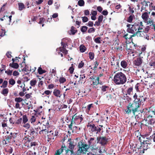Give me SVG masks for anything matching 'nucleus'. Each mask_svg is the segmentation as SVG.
Masks as SVG:
<instances>
[{
  "label": "nucleus",
  "instance_id": "nucleus-3",
  "mask_svg": "<svg viewBox=\"0 0 155 155\" xmlns=\"http://www.w3.org/2000/svg\"><path fill=\"white\" fill-rule=\"evenodd\" d=\"M127 78L125 75L121 72L116 74L114 78V83L118 85L123 84L126 81Z\"/></svg>",
  "mask_w": 155,
  "mask_h": 155
},
{
  "label": "nucleus",
  "instance_id": "nucleus-28",
  "mask_svg": "<svg viewBox=\"0 0 155 155\" xmlns=\"http://www.w3.org/2000/svg\"><path fill=\"white\" fill-rule=\"evenodd\" d=\"M150 29V27L149 26H147L144 29V30L142 32H144L143 34V36H147V33L148 32V31Z\"/></svg>",
  "mask_w": 155,
  "mask_h": 155
},
{
  "label": "nucleus",
  "instance_id": "nucleus-4",
  "mask_svg": "<svg viewBox=\"0 0 155 155\" xmlns=\"http://www.w3.org/2000/svg\"><path fill=\"white\" fill-rule=\"evenodd\" d=\"M144 150H147L151 146L155 143V133L147 140L143 141Z\"/></svg>",
  "mask_w": 155,
  "mask_h": 155
},
{
  "label": "nucleus",
  "instance_id": "nucleus-43",
  "mask_svg": "<svg viewBox=\"0 0 155 155\" xmlns=\"http://www.w3.org/2000/svg\"><path fill=\"white\" fill-rule=\"evenodd\" d=\"M78 4L79 6H82L84 4V2L83 0H80L78 2Z\"/></svg>",
  "mask_w": 155,
  "mask_h": 155
},
{
  "label": "nucleus",
  "instance_id": "nucleus-39",
  "mask_svg": "<svg viewBox=\"0 0 155 155\" xmlns=\"http://www.w3.org/2000/svg\"><path fill=\"white\" fill-rule=\"evenodd\" d=\"M60 51L62 52L63 53H64L65 54H67L68 51L66 50V48H63L62 47H61L59 48Z\"/></svg>",
  "mask_w": 155,
  "mask_h": 155
},
{
  "label": "nucleus",
  "instance_id": "nucleus-25",
  "mask_svg": "<svg viewBox=\"0 0 155 155\" xmlns=\"http://www.w3.org/2000/svg\"><path fill=\"white\" fill-rule=\"evenodd\" d=\"M9 90L7 88H4L1 91V93L4 96H6L8 93Z\"/></svg>",
  "mask_w": 155,
  "mask_h": 155
},
{
  "label": "nucleus",
  "instance_id": "nucleus-62",
  "mask_svg": "<svg viewBox=\"0 0 155 155\" xmlns=\"http://www.w3.org/2000/svg\"><path fill=\"white\" fill-rule=\"evenodd\" d=\"M147 24L149 25L150 26L153 25V21L152 20H149L147 22Z\"/></svg>",
  "mask_w": 155,
  "mask_h": 155
},
{
  "label": "nucleus",
  "instance_id": "nucleus-10",
  "mask_svg": "<svg viewBox=\"0 0 155 155\" xmlns=\"http://www.w3.org/2000/svg\"><path fill=\"white\" fill-rule=\"evenodd\" d=\"M150 115H149L146 119H144L143 122L145 123L146 125H148L149 124L152 125L154 123L155 120L153 117L151 115L150 113Z\"/></svg>",
  "mask_w": 155,
  "mask_h": 155
},
{
  "label": "nucleus",
  "instance_id": "nucleus-38",
  "mask_svg": "<svg viewBox=\"0 0 155 155\" xmlns=\"http://www.w3.org/2000/svg\"><path fill=\"white\" fill-rule=\"evenodd\" d=\"M38 72L40 74H41L45 72V71L42 69V68L39 67L38 69Z\"/></svg>",
  "mask_w": 155,
  "mask_h": 155
},
{
  "label": "nucleus",
  "instance_id": "nucleus-14",
  "mask_svg": "<svg viewBox=\"0 0 155 155\" xmlns=\"http://www.w3.org/2000/svg\"><path fill=\"white\" fill-rule=\"evenodd\" d=\"M97 140H98L97 143H99L101 144L102 146L105 145L107 142V140L105 137H100L99 138L98 137Z\"/></svg>",
  "mask_w": 155,
  "mask_h": 155
},
{
  "label": "nucleus",
  "instance_id": "nucleus-60",
  "mask_svg": "<svg viewBox=\"0 0 155 155\" xmlns=\"http://www.w3.org/2000/svg\"><path fill=\"white\" fill-rule=\"evenodd\" d=\"M95 31V29L94 28H91L88 30V32L89 33H91L92 32H94Z\"/></svg>",
  "mask_w": 155,
  "mask_h": 155
},
{
  "label": "nucleus",
  "instance_id": "nucleus-17",
  "mask_svg": "<svg viewBox=\"0 0 155 155\" xmlns=\"http://www.w3.org/2000/svg\"><path fill=\"white\" fill-rule=\"evenodd\" d=\"M46 125H45L42 127V129L39 132L40 134L42 133L43 134H48L49 132L48 126L46 127Z\"/></svg>",
  "mask_w": 155,
  "mask_h": 155
},
{
  "label": "nucleus",
  "instance_id": "nucleus-51",
  "mask_svg": "<svg viewBox=\"0 0 155 155\" xmlns=\"http://www.w3.org/2000/svg\"><path fill=\"white\" fill-rule=\"evenodd\" d=\"M102 149H99L98 150V153H104L105 152V150L104 149V146H102Z\"/></svg>",
  "mask_w": 155,
  "mask_h": 155
},
{
  "label": "nucleus",
  "instance_id": "nucleus-61",
  "mask_svg": "<svg viewBox=\"0 0 155 155\" xmlns=\"http://www.w3.org/2000/svg\"><path fill=\"white\" fill-rule=\"evenodd\" d=\"M12 136H11V135H9L6 137L5 139H6L8 142H9L10 141L11 139H12Z\"/></svg>",
  "mask_w": 155,
  "mask_h": 155
},
{
  "label": "nucleus",
  "instance_id": "nucleus-19",
  "mask_svg": "<svg viewBox=\"0 0 155 155\" xmlns=\"http://www.w3.org/2000/svg\"><path fill=\"white\" fill-rule=\"evenodd\" d=\"M150 2L148 1H144L141 3L142 5V6L141 8L140 11L142 12L143 10H145V11L146 10L145 9L148 6V4Z\"/></svg>",
  "mask_w": 155,
  "mask_h": 155
},
{
  "label": "nucleus",
  "instance_id": "nucleus-31",
  "mask_svg": "<svg viewBox=\"0 0 155 155\" xmlns=\"http://www.w3.org/2000/svg\"><path fill=\"white\" fill-rule=\"evenodd\" d=\"M115 5V8L117 10V12H119L121 10V6L120 5V4H117Z\"/></svg>",
  "mask_w": 155,
  "mask_h": 155
},
{
  "label": "nucleus",
  "instance_id": "nucleus-44",
  "mask_svg": "<svg viewBox=\"0 0 155 155\" xmlns=\"http://www.w3.org/2000/svg\"><path fill=\"white\" fill-rule=\"evenodd\" d=\"M22 126L26 129H28L30 127V125L28 123H25V124H22Z\"/></svg>",
  "mask_w": 155,
  "mask_h": 155
},
{
  "label": "nucleus",
  "instance_id": "nucleus-7",
  "mask_svg": "<svg viewBox=\"0 0 155 155\" xmlns=\"http://www.w3.org/2000/svg\"><path fill=\"white\" fill-rule=\"evenodd\" d=\"M87 126L91 132H96V134H97L100 133L101 130V128L98 126H96L95 124L91 123V122L88 123Z\"/></svg>",
  "mask_w": 155,
  "mask_h": 155
},
{
  "label": "nucleus",
  "instance_id": "nucleus-36",
  "mask_svg": "<svg viewBox=\"0 0 155 155\" xmlns=\"http://www.w3.org/2000/svg\"><path fill=\"white\" fill-rule=\"evenodd\" d=\"M80 51L81 52H84L86 50V47L83 45H81L80 46Z\"/></svg>",
  "mask_w": 155,
  "mask_h": 155
},
{
  "label": "nucleus",
  "instance_id": "nucleus-41",
  "mask_svg": "<svg viewBox=\"0 0 155 155\" xmlns=\"http://www.w3.org/2000/svg\"><path fill=\"white\" fill-rule=\"evenodd\" d=\"M149 7L150 10H155V5H153L152 2H151L149 5Z\"/></svg>",
  "mask_w": 155,
  "mask_h": 155
},
{
  "label": "nucleus",
  "instance_id": "nucleus-55",
  "mask_svg": "<svg viewBox=\"0 0 155 155\" xmlns=\"http://www.w3.org/2000/svg\"><path fill=\"white\" fill-rule=\"evenodd\" d=\"M82 21L83 22H86L88 21V19L87 17H82Z\"/></svg>",
  "mask_w": 155,
  "mask_h": 155
},
{
  "label": "nucleus",
  "instance_id": "nucleus-32",
  "mask_svg": "<svg viewBox=\"0 0 155 155\" xmlns=\"http://www.w3.org/2000/svg\"><path fill=\"white\" fill-rule=\"evenodd\" d=\"M134 18L135 16L134 15H130L128 18L127 19V21L129 23H131L132 22L133 18Z\"/></svg>",
  "mask_w": 155,
  "mask_h": 155
},
{
  "label": "nucleus",
  "instance_id": "nucleus-34",
  "mask_svg": "<svg viewBox=\"0 0 155 155\" xmlns=\"http://www.w3.org/2000/svg\"><path fill=\"white\" fill-rule=\"evenodd\" d=\"M23 120L22 124H25L28 121V119L27 118V116L26 115H24L23 116Z\"/></svg>",
  "mask_w": 155,
  "mask_h": 155
},
{
  "label": "nucleus",
  "instance_id": "nucleus-57",
  "mask_svg": "<svg viewBox=\"0 0 155 155\" xmlns=\"http://www.w3.org/2000/svg\"><path fill=\"white\" fill-rule=\"evenodd\" d=\"M104 17L103 15H101L99 16L98 18V21L99 22L101 23L102 22L103 19Z\"/></svg>",
  "mask_w": 155,
  "mask_h": 155
},
{
  "label": "nucleus",
  "instance_id": "nucleus-53",
  "mask_svg": "<svg viewBox=\"0 0 155 155\" xmlns=\"http://www.w3.org/2000/svg\"><path fill=\"white\" fill-rule=\"evenodd\" d=\"M89 58L91 60H92L94 58V54L92 52H90L89 53Z\"/></svg>",
  "mask_w": 155,
  "mask_h": 155
},
{
  "label": "nucleus",
  "instance_id": "nucleus-56",
  "mask_svg": "<svg viewBox=\"0 0 155 155\" xmlns=\"http://www.w3.org/2000/svg\"><path fill=\"white\" fill-rule=\"evenodd\" d=\"M100 39H101V38L100 37H98L96 38H95L94 39V41L96 43H101Z\"/></svg>",
  "mask_w": 155,
  "mask_h": 155
},
{
  "label": "nucleus",
  "instance_id": "nucleus-47",
  "mask_svg": "<svg viewBox=\"0 0 155 155\" xmlns=\"http://www.w3.org/2000/svg\"><path fill=\"white\" fill-rule=\"evenodd\" d=\"M15 81L12 78H11L9 80V84L12 85H14L15 84Z\"/></svg>",
  "mask_w": 155,
  "mask_h": 155
},
{
  "label": "nucleus",
  "instance_id": "nucleus-35",
  "mask_svg": "<svg viewBox=\"0 0 155 155\" xmlns=\"http://www.w3.org/2000/svg\"><path fill=\"white\" fill-rule=\"evenodd\" d=\"M37 83V81L35 79H33L31 80L30 81V84L32 86H35Z\"/></svg>",
  "mask_w": 155,
  "mask_h": 155
},
{
  "label": "nucleus",
  "instance_id": "nucleus-27",
  "mask_svg": "<svg viewBox=\"0 0 155 155\" xmlns=\"http://www.w3.org/2000/svg\"><path fill=\"white\" fill-rule=\"evenodd\" d=\"M141 17L143 20L145 21L147 20L148 17V13L147 12H144L142 14Z\"/></svg>",
  "mask_w": 155,
  "mask_h": 155
},
{
  "label": "nucleus",
  "instance_id": "nucleus-12",
  "mask_svg": "<svg viewBox=\"0 0 155 155\" xmlns=\"http://www.w3.org/2000/svg\"><path fill=\"white\" fill-rule=\"evenodd\" d=\"M88 146L89 147H92L93 149L96 150L97 149V147L95 145V143L96 142V140H94V139L93 138H91L90 140L88 141Z\"/></svg>",
  "mask_w": 155,
  "mask_h": 155
},
{
  "label": "nucleus",
  "instance_id": "nucleus-37",
  "mask_svg": "<svg viewBox=\"0 0 155 155\" xmlns=\"http://www.w3.org/2000/svg\"><path fill=\"white\" fill-rule=\"evenodd\" d=\"M123 46V45H122V46L120 45V46L118 45V44L117 45L116 44L115 45V48H116V49L119 51H122V49H123V48L122 47V46Z\"/></svg>",
  "mask_w": 155,
  "mask_h": 155
},
{
  "label": "nucleus",
  "instance_id": "nucleus-6",
  "mask_svg": "<svg viewBox=\"0 0 155 155\" xmlns=\"http://www.w3.org/2000/svg\"><path fill=\"white\" fill-rule=\"evenodd\" d=\"M89 148V146L87 144L82 143L81 145H79L77 154L78 155H85Z\"/></svg>",
  "mask_w": 155,
  "mask_h": 155
},
{
  "label": "nucleus",
  "instance_id": "nucleus-24",
  "mask_svg": "<svg viewBox=\"0 0 155 155\" xmlns=\"http://www.w3.org/2000/svg\"><path fill=\"white\" fill-rule=\"evenodd\" d=\"M136 35L134 34L133 35H130L128 34H126L123 37L125 38V39L127 40H128V39L130 40H131L132 39V37H134Z\"/></svg>",
  "mask_w": 155,
  "mask_h": 155
},
{
  "label": "nucleus",
  "instance_id": "nucleus-59",
  "mask_svg": "<svg viewBox=\"0 0 155 155\" xmlns=\"http://www.w3.org/2000/svg\"><path fill=\"white\" fill-rule=\"evenodd\" d=\"M149 77L152 78L153 79H155V74L153 73L150 74H149L148 75Z\"/></svg>",
  "mask_w": 155,
  "mask_h": 155
},
{
  "label": "nucleus",
  "instance_id": "nucleus-1",
  "mask_svg": "<svg viewBox=\"0 0 155 155\" xmlns=\"http://www.w3.org/2000/svg\"><path fill=\"white\" fill-rule=\"evenodd\" d=\"M127 31L130 33L136 35L138 37H143L144 32L141 31L144 27L143 22L138 21L135 22L133 25L127 24Z\"/></svg>",
  "mask_w": 155,
  "mask_h": 155
},
{
  "label": "nucleus",
  "instance_id": "nucleus-13",
  "mask_svg": "<svg viewBox=\"0 0 155 155\" xmlns=\"http://www.w3.org/2000/svg\"><path fill=\"white\" fill-rule=\"evenodd\" d=\"M100 78L99 77H97L95 79L93 80L92 84L93 85L94 87L96 88L97 85L98 84H102V82L99 80Z\"/></svg>",
  "mask_w": 155,
  "mask_h": 155
},
{
  "label": "nucleus",
  "instance_id": "nucleus-23",
  "mask_svg": "<svg viewBox=\"0 0 155 155\" xmlns=\"http://www.w3.org/2000/svg\"><path fill=\"white\" fill-rule=\"evenodd\" d=\"M68 141L69 143H68V149L74 150L75 145H74L73 144V143L71 141V139L70 138L68 139Z\"/></svg>",
  "mask_w": 155,
  "mask_h": 155
},
{
  "label": "nucleus",
  "instance_id": "nucleus-45",
  "mask_svg": "<svg viewBox=\"0 0 155 155\" xmlns=\"http://www.w3.org/2000/svg\"><path fill=\"white\" fill-rule=\"evenodd\" d=\"M36 117L35 116H31V118L30 120V121L31 124L35 122L36 120Z\"/></svg>",
  "mask_w": 155,
  "mask_h": 155
},
{
  "label": "nucleus",
  "instance_id": "nucleus-42",
  "mask_svg": "<svg viewBox=\"0 0 155 155\" xmlns=\"http://www.w3.org/2000/svg\"><path fill=\"white\" fill-rule=\"evenodd\" d=\"M23 101V99L22 98L20 97H16L15 99V101L17 102V103Z\"/></svg>",
  "mask_w": 155,
  "mask_h": 155
},
{
  "label": "nucleus",
  "instance_id": "nucleus-2",
  "mask_svg": "<svg viewBox=\"0 0 155 155\" xmlns=\"http://www.w3.org/2000/svg\"><path fill=\"white\" fill-rule=\"evenodd\" d=\"M142 101L139 98L135 99L134 102L132 103H130L127 106V108L125 110L126 113L130 114L131 113V111L133 114L136 115V113L138 112V108L141 105Z\"/></svg>",
  "mask_w": 155,
  "mask_h": 155
},
{
  "label": "nucleus",
  "instance_id": "nucleus-63",
  "mask_svg": "<svg viewBox=\"0 0 155 155\" xmlns=\"http://www.w3.org/2000/svg\"><path fill=\"white\" fill-rule=\"evenodd\" d=\"M107 87L105 86H102L101 87V90L103 92H105L106 91V89Z\"/></svg>",
  "mask_w": 155,
  "mask_h": 155
},
{
  "label": "nucleus",
  "instance_id": "nucleus-11",
  "mask_svg": "<svg viewBox=\"0 0 155 155\" xmlns=\"http://www.w3.org/2000/svg\"><path fill=\"white\" fill-rule=\"evenodd\" d=\"M132 44L130 43L123 45V49H126L127 51H128V54L133 53V50L132 48L130 47L131 45Z\"/></svg>",
  "mask_w": 155,
  "mask_h": 155
},
{
  "label": "nucleus",
  "instance_id": "nucleus-52",
  "mask_svg": "<svg viewBox=\"0 0 155 155\" xmlns=\"http://www.w3.org/2000/svg\"><path fill=\"white\" fill-rule=\"evenodd\" d=\"M12 70H7L5 71V73L8 75L11 76L12 75Z\"/></svg>",
  "mask_w": 155,
  "mask_h": 155
},
{
  "label": "nucleus",
  "instance_id": "nucleus-64",
  "mask_svg": "<svg viewBox=\"0 0 155 155\" xmlns=\"http://www.w3.org/2000/svg\"><path fill=\"white\" fill-rule=\"evenodd\" d=\"M93 25V22L92 21H89L87 24V25L90 27H92Z\"/></svg>",
  "mask_w": 155,
  "mask_h": 155
},
{
  "label": "nucleus",
  "instance_id": "nucleus-20",
  "mask_svg": "<svg viewBox=\"0 0 155 155\" xmlns=\"http://www.w3.org/2000/svg\"><path fill=\"white\" fill-rule=\"evenodd\" d=\"M53 94L56 97L60 98L62 95L61 91L55 89L53 92Z\"/></svg>",
  "mask_w": 155,
  "mask_h": 155
},
{
  "label": "nucleus",
  "instance_id": "nucleus-22",
  "mask_svg": "<svg viewBox=\"0 0 155 155\" xmlns=\"http://www.w3.org/2000/svg\"><path fill=\"white\" fill-rule=\"evenodd\" d=\"M128 62L127 61L123 60L120 62V65L123 68L125 69L127 68Z\"/></svg>",
  "mask_w": 155,
  "mask_h": 155
},
{
  "label": "nucleus",
  "instance_id": "nucleus-46",
  "mask_svg": "<svg viewBox=\"0 0 155 155\" xmlns=\"http://www.w3.org/2000/svg\"><path fill=\"white\" fill-rule=\"evenodd\" d=\"M87 29V27L86 26H83L81 29V31L83 32H85Z\"/></svg>",
  "mask_w": 155,
  "mask_h": 155
},
{
  "label": "nucleus",
  "instance_id": "nucleus-29",
  "mask_svg": "<svg viewBox=\"0 0 155 155\" xmlns=\"http://www.w3.org/2000/svg\"><path fill=\"white\" fill-rule=\"evenodd\" d=\"M138 98L140 100L142 101V102H143L146 101L147 99L144 95H140L139 96Z\"/></svg>",
  "mask_w": 155,
  "mask_h": 155
},
{
  "label": "nucleus",
  "instance_id": "nucleus-15",
  "mask_svg": "<svg viewBox=\"0 0 155 155\" xmlns=\"http://www.w3.org/2000/svg\"><path fill=\"white\" fill-rule=\"evenodd\" d=\"M113 61H111V65L114 66V67L116 69H119V62L118 60H115L114 58H112Z\"/></svg>",
  "mask_w": 155,
  "mask_h": 155
},
{
  "label": "nucleus",
  "instance_id": "nucleus-16",
  "mask_svg": "<svg viewBox=\"0 0 155 155\" xmlns=\"http://www.w3.org/2000/svg\"><path fill=\"white\" fill-rule=\"evenodd\" d=\"M58 132H55V133L52 132L51 130H49L48 132V138L49 139H54V137L58 135Z\"/></svg>",
  "mask_w": 155,
  "mask_h": 155
},
{
  "label": "nucleus",
  "instance_id": "nucleus-26",
  "mask_svg": "<svg viewBox=\"0 0 155 155\" xmlns=\"http://www.w3.org/2000/svg\"><path fill=\"white\" fill-rule=\"evenodd\" d=\"M149 113L151 114L155 115V108L154 107H151L149 108Z\"/></svg>",
  "mask_w": 155,
  "mask_h": 155
},
{
  "label": "nucleus",
  "instance_id": "nucleus-48",
  "mask_svg": "<svg viewBox=\"0 0 155 155\" xmlns=\"http://www.w3.org/2000/svg\"><path fill=\"white\" fill-rule=\"evenodd\" d=\"M8 84V82L6 81H4L2 83V85L1 86V87L5 88L7 87Z\"/></svg>",
  "mask_w": 155,
  "mask_h": 155
},
{
  "label": "nucleus",
  "instance_id": "nucleus-21",
  "mask_svg": "<svg viewBox=\"0 0 155 155\" xmlns=\"http://www.w3.org/2000/svg\"><path fill=\"white\" fill-rule=\"evenodd\" d=\"M12 60L13 62L12 63L10 64L9 66L15 69L18 68L19 66L18 63L14 62L15 61V58H12Z\"/></svg>",
  "mask_w": 155,
  "mask_h": 155
},
{
  "label": "nucleus",
  "instance_id": "nucleus-58",
  "mask_svg": "<svg viewBox=\"0 0 155 155\" xmlns=\"http://www.w3.org/2000/svg\"><path fill=\"white\" fill-rule=\"evenodd\" d=\"M44 94H46L47 95H50L51 93V91L49 90H46L44 92Z\"/></svg>",
  "mask_w": 155,
  "mask_h": 155
},
{
  "label": "nucleus",
  "instance_id": "nucleus-8",
  "mask_svg": "<svg viewBox=\"0 0 155 155\" xmlns=\"http://www.w3.org/2000/svg\"><path fill=\"white\" fill-rule=\"evenodd\" d=\"M24 140L25 143V146L28 148H30L36 145L35 142H31L32 139L30 137H25L24 138Z\"/></svg>",
  "mask_w": 155,
  "mask_h": 155
},
{
  "label": "nucleus",
  "instance_id": "nucleus-54",
  "mask_svg": "<svg viewBox=\"0 0 155 155\" xmlns=\"http://www.w3.org/2000/svg\"><path fill=\"white\" fill-rule=\"evenodd\" d=\"M133 89V88L132 87H130L128 88L127 91V92L128 94L130 95L131 94V93Z\"/></svg>",
  "mask_w": 155,
  "mask_h": 155
},
{
  "label": "nucleus",
  "instance_id": "nucleus-33",
  "mask_svg": "<svg viewBox=\"0 0 155 155\" xmlns=\"http://www.w3.org/2000/svg\"><path fill=\"white\" fill-rule=\"evenodd\" d=\"M19 10L21 11L23 9L25 8V6L24 4L22 3H18Z\"/></svg>",
  "mask_w": 155,
  "mask_h": 155
},
{
  "label": "nucleus",
  "instance_id": "nucleus-5",
  "mask_svg": "<svg viewBox=\"0 0 155 155\" xmlns=\"http://www.w3.org/2000/svg\"><path fill=\"white\" fill-rule=\"evenodd\" d=\"M64 150H65L66 155H74V154L73 150L67 149L65 145L63 144L62 145L61 148L56 151L55 155H62V153Z\"/></svg>",
  "mask_w": 155,
  "mask_h": 155
},
{
  "label": "nucleus",
  "instance_id": "nucleus-9",
  "mask_svg": "<svg viewBox=\"0 0 155 155\" xmlns=\"http://www.w3.org/2000/svg\"><path fill=\"white\" fill-rule=\"evenodd\" d=\"M82 115H78L77 114H75L72 117L71 120L74 124H79L83 120Z\"/></svg>",
  "mask_w": 155,
  "mask_h": 155
},
{
  "label": "nucleus",
  "instance_id": "nucleus-18",
  "mask_svg": "<svg viewBox=\"0 0 155 155\" xmlns=\"http://www.w3.org/2000/svg\"><path fill=\"white\" fill-rule=\"evenodd\" d=\"M143 62V60L142 58L140 57L137 58L134 61V64L135 65L139 66Z\"/></svg>",
  "mask_w": 155,
  "mask_h": 155
},
{
  "label": "nucleus",
  "instance_id": "nucleus-30",
  "mask_svg": "<svg viewBox=\"0 0 155 155\" xmlns=\"http://www.w3.org/2000/svg\"><path fill=\"white\" fill-rule=\"evenodd\" d=\"M75 28L73 26L71 27V29L69 32V33L70 35H74L76 32V31L75 29Z\"/></svg>",
  "mask_w": 155,
  "mask_h": 155
},
{
  "label": "nucleus",
  "instance_id": "nucleus-49",
  "mask_svg": "<svg viewBox=\"0 0 155 155\" xmlns=\"http://www.w3.org/2000/svg\"><path fill=\"white\" fill-rule=\"evenodd\" d=\"M43 113L42 112L40 113H37L36 114V117H38L39 118H41V119H43V117L41 116V114H43Z\"/></svg>",
  "mask_w": 155,
  "mask_h": 155
},
{
  "label": "nucleus",
  "instance_id": "nucleus-40",
  "mask_svg": "<svg viewBox=\"0 0 155 155\" xmlns=\"http://www.w3.org/2000/svg\"><path fill=\"white\" fill-rule=\"evenodd\" d=\"M66 81V79L63 77H60L59 81L61 84H63Z\"/></svg>",
  "mask_w": 155,
  "mask_h": 155
},
{
  "label": "nucleus",
  "instance_id": "nucleus-50",
  "mask_svg": "<svg viewBox=\"0 0 155 155\" xmlns=\"http://www.w3.org/2000/svg\"><path fill=\"white\" fill-rule=\"evenodd\" d=\"M150 66H152L153 68H155V60L151 61L149 63Z\"/></svg>",
  "mask_w": 155,
  "mask_h": 155
}]
</instances>
